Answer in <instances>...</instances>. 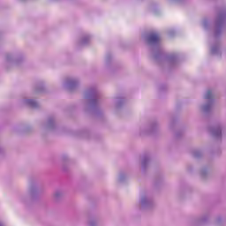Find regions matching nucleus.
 Listing matches in <instances>:
<instances>
[{
	"mask_svg": "<svg viewBox=\"0 0 226 226\" xmlns=\"http://www.w3.org/2000/svg\"><path fill=\"white\" fill-rule=\"evenodd\" d=\"M212 97V92L211 90H208V92H207V94H206V99H211Z\"/></svg>",
	"mask_w": 226,
	"mask_h": 226,
	"instance_id": "7ed1b4c3",
	"label": "nucleus"
},
{
	"mask_svg": "<svg viewBox=\"0 0 226 226\" xmlns=\"http://www.w3.org/2000/svg\"><path fill=\"white\" fill-rule=\"evenodd\" d=\"M27 103L32 106V107H35L37 106V102H35V101H33L32 99H30L29 101H27Z\"/></svg>",
	"mask_w": 226,
	"mask_h": 226,
	"instance_id": "f03ea898",
	"label": "nucleus"
},
{
	"mask_svg": "<svg viewBox=\"0 0 226 226\" xmlns=\"http://www.w3.org/2000/svg\"><path fill=\"white\" fill-rule=\"evenodd\" d=\"M215 134H217V135H219V136H222V131L219 130V131H217L216 132H215Z\"/></svg>",
	"mask_w": 226,
	"mask_h": 226,
	"instance_id": "20e7f679",
	"label": "nucleus"
},
{
	"mask_svg": "<svg viewBox=\"0 0 226 226\" xmlns=\"http://www.w3.org/2000/svg\"><path fill=\"white\" fill-rule=\"evenodd\" d=\"M160 41V35L158 34H150L148 37L149 42H158Z\"/></svg>",
	"mask_w": 226,
	"mask_h": 226,
	"instance_id": "f257e3e1",
	"label": "nucleus"
}]
</instances>
